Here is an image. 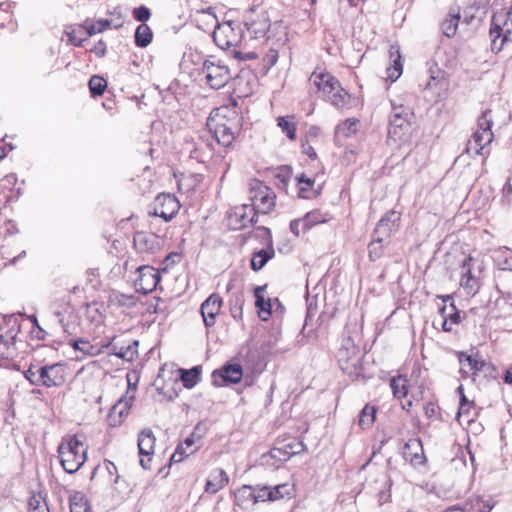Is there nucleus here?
Here are the masks:
<instances>
[{"mask_svg":"<svg viewBox=\"0 0 512 512\" xmlns=\"http://www.w3.org/2000/svg\"><path fill=\"white\" fill-rule=\"evenodd\" d=\"M58 453L63 469L67 473L73 474L85 463L87 449L77 436H72L61 442L58 446Z\"/></svg>","mask_w":512,"mask_h":512,"instance_id":"nucleus-1","label":"nucleus"},{"mask_svg":"<svg viewBox=\"0 0 512 512\" xmlns=\"http://www.w3.org/2000/svg\"><path fill=\"white\" fill-rule=\"evenodd\" d=\"M206 14L210 22L216 23L213 40L219 48L227 50L236 47L241 42L243 31L240 23L234 21L218 23L216 15L211 12V8L208 9Z\"/></svg>","mask_w":512,"mask_h":512,"instance_id":"nucleus-2","label":"nucleus"},{"mask_svg":"<svg viewBox=\"0 0 512 512\" xmlns=\"http://www.w3.org/2000/svg\"><path fill=\"white\" fill-rule=\"evenodd\" d=\"M414 118L415 115L409 107L392 102L388 129L389 137L395 140L401 138L404 132L411 126Z\"/></svg>","mask_w":512,"mask_h":512,"instance_id":"nucleus-3","label":"nucleus"},{"mask_svg":"<svg viewBox=\"0 0 512 512\" xmlns=\"http://www.w3.org/2000/svg\"><path fill=\"white\" fill-rule=\"evenodd\" d=\"M250 200L258 213L268 214L275 207L276 195L274 191L260 181L250 184Z\"/></svg>","mask_w":512,"mask_h":512,"instance_id":"nucleus-4","label":"nucleus"},{"mask_svg":"<svg viewBox=\"0 0 512 512\" xmlns=\"http://www.w3.org/2000/svg\"><path fill=\"white\" fill-rule=\"evenodd\" d=\"M201 73L205 76L206 83L213 89L224 87L231 78L229 68L221 60H205Z\"/></svg>","mask_w":512,"mask_h":512,"instance_id":"nucleus-5","label":"nucleus"},{"mask_svg":"<svg viewBox=\"0 0 512 512\" xmlns=\"http://www.w3.org/2000/svg\"><path fill=\"white\" fill-rule=\"evenodd\" d=\"M477 263V261L469 256L467 257L463 263H462V266H461V286L463 287V289L466 291V293L468 295H472L474 296L480 289V286H481V282H480V278H479V274L481 272V266L478 265L477 266V271L478 273H476V267H475V264Z\"/></svg>","mask_w":512,"mask_h":512,"instance_id":"nucleus-6","label":"nucleus"},{"mask_svg":"<svg viewBox=\"0 0 512 512\" xmlns=\"http://www.w3.org/2000/svg\"><path fill=\"white\" fill-rule=\"evenodd\" d=\"M180 204L175 196L169 193L159 194L153 203V209L149 213L158 216L166 222L170 221L179 211Z\"/></svg>","mask_w":512,"mask_h":512,"instance_id":"nucleus-7","label":"nucleus"},{"mask_svg":"<svg viewBox=\"0 0 512 512\" xmlns=\"http://www.w3.org/2000/svg\"><path fill=\"white\" fill-rule=\"evenodd\" d=\"M137 277L134 280V286L137 292L148 294L155 290L159 281V272L151 266H141L136 271Z\"/></svg>","mask_w":512,"mask_h":512,"instance_id":"nucleus-8","label":"nucleus"},{"mask_svg":"<svg viewBox=\"0 0 512 512\" xmlns=\"http://www.w3.org/2000/svg\"><path fill=\"white\" fill-rule=\"evenodd\" d=\"M40 372L41 386L57 387L66 381V367L62 363L44 365L38 369Z\"/></svg>","mask_w":512,"mask_h":512,"instance_id":"nucleus-9","label":"nucleus"},{"mask_svg":"<svg viewBox=\"0 0 512 512\" xmlns=\"http://www.w3.org/2000/svg\"><path fill=\"white\" fill-rule=\"evenodd\" d=\"M55 321L61 326L67 336L76 335L79 329V317L70 305L53 312Z\"/></svg>","mask_w":512,"mask_h":512,"instance_id":"nucleus-10","label":"nucleus"},{"mask_svg":"<svg viewBox=\"0 0 512 512\" xmlns=\"http://www.w3.org/2000/svg\"><path fill=\"white\" fill-rule=\"evenodd\" d=\"M243 377V370L240 364H226L221 369L212 373V381L215 386L225 384H237Z\"/></svg>","mask_w":512,"mask_h":512,"instance_id":"nucleus-11","label":"nucleus"},{"mask_svg":"<svg viewBox=\"0 0 512 512\" xmlns=\"http://www.w3.org/2000/svg\"><path fill=\"white\" fill-rule=\"evenodd\" d=\"M258 231H260L262 236L265 238L267 249H261L253 254L251 259V268L254 271L262 269L275 254L270 230L266 227H259Z\"/></svg>","mask_w":512,"mask_h":512,"instance_id":"nucleus-12","label":"nucleus"},{"mask_svg":"<svg viewBox=\"0 0 512 512\" xmlns=\"http://www.w3.org/2000/svg\"><path fill=\"white\" fill-rule=\"evenodd\" d=\"M134 246L140 253H155L160 249L162 240L152 232L140 231L134 235Z\"/></svg>","mask_w":512,"mask_h":512,"instance_id":"nucleus-13","label":"nucleus"},{"mask_svg":"<svg viewBox=\"0 0 512 512\" xmlns=\"http://www.w3.org/2000/svg\"><path fill=\"white\" fill-rule=\"evenodd\" d=\"M222 306V298L216 294H211L201 305V314L206 327L215 324L216 316L219 314Z\"/></svg>","mask_w":512,"mask_h":512,"instance_id":"nucleus-14","label":"nucleus"},{"mask_svg":"<svg viewBox=\"0 0 512 512\" xmlns=\"http://www.w3.org/2000/svg\"><path fill=\"white\" fill-rule=\"evenodd\" d=\"M403 457L413 466L422 465L426 461L422 441L418 438L408 440L403 447Z\"/></svg>","mask_w":512,"mask_h":512,"instance_id":"nucleus-15","label":"nucleus"},{"mask_svg":"<svg viewBox=\"0 0 512 512\" xmlns=\"http://www.w3.org/2000/svg\"><path fill=\"white\" fill-rule=\"evenodd\" d=\"M399 220L400 215L396 211L390 210L379 220L373 235L388 240L392 232L397 229Z\"/></svg>","mask_w":512,"mask_h":512,"instance_id":"nucleus-16","label":"nucleus"},{"mask_svg":"<svg viewBox=\"0 0 512 512\" xmlns=\"http://www.w3.org/2000/svg\"><path fill=\"white\" fill-rule=\"evenodd\" d=\"M310 81L325 97L329 96L340 84L329 72H317L316 70L311 74Z\"/></svg>","mask_w":512,"mask_h":512,"instance_id":"nucleus-17","label":"nucleus"},{"mask_svg":"<svg viewBox=\"0 0 512 512\" xmlns=\"http://www.w3.org/2000/svg\"><path fill=\"white\" fill-rule=\"evenodd\" d=\"M306 449V445L302 441L293 440L290 443H286L281 447H274L270 451L272 458L279 461H287L293 455L299 454Z\"/></svg>","mask_w":512,"mask_h":512,"instance_id":"nucleus-18","label":"nucleus"},{"mask_svg":"<svg viewBox=\"0 0 512 512\" xmlns=\"http://www.w3.org/2000/svg\"><path fill=\"white\" fill-rule=\"evenodd\" d=\"M236 132V126L233 128L227 122H222L215 125L213 135L220 145L229 147L235 140Z\"/></svg>","mask_w":512,"mask_h":512,"instance_id":"nucleus-19","label":"nucleus"},{"mask_svg":"<svg viewBox=\"0 0 512 512\" xmlns=\"http://www.w3.org/2000/svg\"><path fill=\"white\" fill-rule=\"evenodd\" d=\"M257 213L252 204H243L236 207L234 216L239 222V228H245L248 224L254 225L257 222Z\"/></svg>","mask_w":512,"mask_h":512,"instance_id":"nucleus-20","label":"nucleus"},{"mask_svg":"<svg viewBox=\"0 0 512 512\" xmlns=\"http://www.w3.org/2000/svg\"><path fill=\"white\" fill-rule=\"evenodd\" d=\"M229 482V477L223 469L212 471L207 479L205 491L211 494L218 492Z\"/></svg>","mask_w":512,"mask_h":512,"instance_id":"nucleus-21","label":"nucleus"},{"mask_svg":"<svg viewBox=\"0 0 512 512\" xmlns=\"http://www.w3.org/2000/svg\"><path fill=\"white\" fill-rule=\"evenodd\" d=\"M155 436L151 429H144L138 435V449L140 456H152L155 447Z\"/></svg>","mask_w":512,"mask_h":512,"instance_id":"nucleus-22","label":"nucleus"},{"mask_svg":"<svg viewBox=\"0 0 512 512\" xmlns=\"http://www.w3.org/2000/svg\"><path fill=\"white\" fill-rule=\"evenodd\" d=\"M133 397L127 399H120L111 409L109 414L110 425L116 426L122 422L124 416L128 414V410L131 407Z\"/></svg>","mask_w":512,"mask_h":512,"instance_id":"nucleus-23","label":"nucleus"},{"mask_svg":"<svg viewBox=\"0 0 512 512\" xmlns=\"http://www.w3.org/2000/svg\"><path fill=\"white\" fill-rule=\"evenodd\" d=\"M235 501L243 509L255 505V494L252 486L244 485L235 492Z\"/></svg>","mask_w":512,"mask_h":512,"instance_id":"nucleus-24","label":"nucleus"},{"mask_svg":"<svg viewBox=\"0 0 512 512\" xmlns=\"http://www.w3.org/2000/svg\"><path fill=\"white\" fill-rule=\"evenodd\" d=\"M180 380L187 389L193 388L201 379V367L194 366L191 369H179Z\"/></svg>","mask_w":512,"mask_h":512,"instance_id":"nucleus-25","label":"nucleus"},{"mask_svg":"<svg viewBox=\"0 0 512 512\" xmlns=\"http://www.w3.org/2000/svg\"><path fill=\"white\" fill-rule=\"evenodd\" d=\"M277 126L281 129V131L286 134V136L290 140H295L296 138V126L297 123L295 121V116L287 115L280 116L277 118Z\"/></svg>","mask_w":512,"mask_h":512,"instance_id":"nucleus-26","label":"nucleus"},{"mask_svg":"<svg viewBox=\"0 0 512 512\" xmlns=\"http://www.w3.org/2000/svg\"><path fill=\"white\" fill-rule=\"evenodd\" d=\"M328 101L336 108H343L348 105L350 95L339 84L335 90L327 96Z\"/></svg>","mask_w":512,"mask_h":512,"instance_id":"nucleus-27","label":"nucleus"},{"mask_svg":"<svg viewBox=\"0 0 512 512\" xmlns=\"http://www.w3.org/2000/svg\"><path fill=\"white\" fill-rule=\"evenodd\" d=\"M195 433H192L190 436H188L185 441L182 444H179L175 450V452L171 456L172 462H181L184 458V456H188L189 454L193 453L195 450H190L189 452L186 451V449H190L194 443Z\"/></svg>","mask_w":512,"mask_h":512,"instance_id":"nucleus-28","label":"nucleus"},{"mask_svg":"<svg viewBox=\"0 0 512 512\" xmlns=\"http://www.w3.org/2000/svg\"><path fill=\"white\" fill-rule=\"evenodd\" d=\"M153 33L146 24H140L135 31V44L137 47L144 48L152 41Z\"/></svg>","mask_w":512,"mask_h":512,"instance_id":"nucleus-29","label":"nucleus"},{"mask_svg":"<svg viewBox=\"0 0 512 512\" xmlns=\"http://www.w3.org/2000/svg\"><path fill=\"white\" fill-rule=\"evenodd\" d=\"M359 121L354 118L346 119L344 122L338 124L335 128L336 137H350L355 134L358 128Z\"/></svg>","mask_w":512,"mask_h":512,"instance_id":"nucleus-30","label":"nucleus"},{"mask_svg":"<svg viewBox=\"0 0 512 512\" xmlns=\"http://www.w3.org/2000/svg\"><path fill=\"white\" fill-rule=\"evenodd\" d=\"M390 56H395V58L393 60V66L388 68V78L391 79V81H396L402 74L401 55L399 48L392 46L390 49Z\"/></svg>","mask_w":512,"mask_h":512,"instance_id":"nucleus-31","label":"nucleus"},{"mask_svg":"<svg viewBox=\"0 0 512 512\" xmlns=\"http://www.w3.org/2000/svg\"><path fill=\"white\" fill-rule=\"evenodd\" d=\"M460 20L459 13H450L441 23V29L445 36L452 37L456 34L458 23Z\"/></svg>","mask_w":512,"mask_h":512,"instance_id":"nucleus-32","label":"nucleus"},{"mask_svg":"<svg viewBox=\"0 0 512 512\" xmlns=\"http://www.w3.org/2000/svg\"><path fill=\"white\" fill-rule=\"evenodd\" d=\"M493 133L492 131H480L477 130L472 135V139L475 142V154H481V151L484 147L490 144L493 141Z\"/></svg>","mask_w":512,"mask_h":512,"instance_id":"nucleus-33","label":"nucleus"},{"mask_svg":"<svg viewBox=\"0 0 512 512\" xmlns=\"http://www.w3.org/2000/svg\"><path fill=\"white\" fill-rule=\"evenodd\" d=\"M388 240L377 237L373 235L371 242L368 245L369 250V258L371 261H376L383 255L384 252V244L387 243Z\"/></svg>","mask_w":512,"mask_h":512,"instance_id":"nucleus-34","label":"nucleus"},{"mask_svg":"<svg viewBox=\"0 0 512 512\" xmlns=\"http://www.w3.org/2000/svg\"><path fill=\"white\" fill-rule=\"evenodd\" d=\"M376 408L369 404L365 405L359 415L358 423L363 429H368L372 426L376 417Z\"/></svg>","mask_w":512,"mask_h":512,"instance_id":"nucleus-35","label":"nucleus"},{"mask_svg":"<svg viewBox=\"0 0 512 512\" xmlns=\"http://www.w3.org/2000/svg\"><path fill=\"white\" fill-rule=\"evenodd\" d=\"M271 501H277L285 497H292L294 494V486L288 483H283L270 487Z\"/></svg>","mask_w":512,"mask_h":512,"instance_id":"nucleus-36","label":"nucleus"},{"mask_svg":"<svg viewBox=\"0 0 512 512\" xmlns=\"http://www.w3.org/2000/svg\"><path fill=\"white\" fill-rule=\"evenodd\" d=\"M459 361L462 365H464V362H467L469 370L473 371L474 373L483 371L484 368L488 365L484 360H478L473 355H468L464 352L459 354Z\"/></svg>","mask_w":512,"mask_h":512,"instance_id":"nucleus-37","label":"nucleus"},{"mask_svg":"<svg viewBox=\"0 0 512 512\" xmlns=\"http://www.w3.org/2000/svg\"><path fill=\"white\" fill-rule=\"evenodd\" d=\"M304 230H309L313 226L325 223L327 221V214H323L320 210H313L308 212L303 218Z\"/></svg>","mask_w":512,"mask_h":512,"instance_id":"nucleus-38","label":"nucleus"},{"mask_svg":"<svg viewBox=\"0 0 512 512\" xmlns=\"http://www.w3.org/2000/svg\"><path fill=\"white\" fill-rule=\"evenodd\" d=\"M107 87V81L100 76L94 75L89 80V89L92 97H99L103 95Z\"/></svg>","mask_w":512,"mask_h":512,"instance_id":"nucleus-39","label":"nucleus"},{"mask_svg":"<svg viewBox=\"0 0 512 512\" xmlns=\"http://www.w3.org/2000/svg\"><path fill=\"white\" fill-rule=\"evenodd\" d=\"M296 181L299 187V196L305 199L310 198L309 192L314 185V179L301 174L296 177Z\"/></svg>","mask_w":512,"mask_h":512,"instance_id":"nucleus-40","label":"nucleus"},{"mask_svg":"<svg viewBox=\"0 0 512 512\" xmlns=\"http://www.w3.org/2000/svg\"><path fill=\"white\" fill-rule=\"evenodd\" d=\"M80 343V352L85 356H97L103 351V348L105 347L104 345L91 344L86 339H81Z\"/></svg>","mask_w":512,"mask_h":512,"instance_id":"nucleus-41","label":"nucleus"},{"mask_svg":"<svg viewBox=\"0 0 512 512\" xmlns=\"http://www.w3.org/2000/svg\"><path fill=\"white\" fill-rule=\"evenodd\" d=\"M406 380L402 377L392 378L390 381V387L393 395L397 398H403L407 395V387L405 384Z\"/></svg>","mask_w":512,"mask_h":512,"instance_id":"nucleus-42","label":"nucleus"},{"mask_svg":"<svg viewBox=\"0 0 512 512\" xmlns=\"http://www.w3.org/2000/svg\"><path fill=\"white\" fill-rule=\"evenodd\" d=\"M29 512H50L41 495H33L29 500Z\"/></svg>","mask_w":512,"mask_h":512,"instance_id":"nucleus-43","label":"nucleus"},{"mask_svg":"<svg viewBox=\"0 0 512 512\" xmlns=\"http://www.w3.org/2000/svg\"><path fill=\"white\" fill-rule=\"evenodd\" d=\"M111 24V20L108 19H99L96 23H88L85 22V28L89 35H94L104 31Z\"/></svg>","mask_w":512,"mask_h":512,"instance_id":"nucleus-44","label":"nucleus"},{"mask_svg":"<svg viewBox=\"0 0 512 512\" xmlns=\"http://www.w3.org/2000/svg\"><path fill=\"white\" fill-rule=\"evenodd\" d=\"M493 120L491 110H485L478 119V129L480 131H491Z\"/></svg>","mask_w":512,"mask_h":512,"instance_id":"nucleus-45","label":"nucleus"},{"mask_svg":"<svg viewBox=\"0 0 512 512\" xmlns=\"http://www.w3.org/2000/svg\"><path fill=\"white\" fill-rule=\"evenodd\" d=\"M254 494H255V503L271 501V492L270 486H255Z\"/></svg>","mask_w":512,"mask_h":512,"instance_id":"nucleus-46","label":"nucleus"},{"mask_svg":"<svg viewBox=\"0 0 512 512\" xmlns=\"http://www.w3.org/2000/svg\"><path fill=\"white\" fill-rule=\"evenodd\" d=\"M70 512H91L88 503L82 497H74L70 501Z\"/></svg>","mask_w":512,"mask_h":512,"instance_id":"nucleus-47","label":"nucleus"},{"mask_svg":"<svg viewBox=\"0 0 512 512\" xmlns=\"http://www.w3.org/2000/svg\"><path fill=\"white\" fill-rule=\"evenodd\" d=\"M134 19L141 22V24H145L146 21L149 20L151 16V12L148 7L141 5L138 8H135L132 12Z\"/></svg>","mask_w":512,"mask_h":512,"instance_id":"nucleus-48","label":"nucleus"},{"mask_svg":"<svg viewBox=\"0 0 512 512\" xmlns=\"http://www.w3.org/2000/svg\"><path fill=\"white\" fill-rule=\"evenodd\" d=\"M505 31L503 33V38L501 41V45L506 42H512V7L507 14V19L504 23Z\"/></svg>","mask_w":512,"mask_h":512,"instance_id":"nucleus-49","label":"nucleus"},{"mask_svg":"<svg viewBox=\"0 0 512 512\" xmlns=\"http://www.w3.org/2000/svg\"><path fill=\"white\" fill-rule=\"evenodd\" d=\"M25 379L29 381L31 385L41 386L40 372L34 370L33 367H29L23 372Z\"/></svg>","mask_w":512,"mask_h":512,"instance_id":"nucleus-50","label":"nucleus"},{"mask_svg":"<svg viewBox=\"0 0 512 512\" xmlns=\"http://www.w3.org/2000/svg\"><path fill=\"white\" fill-rule=\"evenodd\" d=\"M301 230L305 231L304 230V220L302 218L301 219L292 220L291 223H290V231L294 235L299 236Z\"/></svg>","mask_w":512,"mask_h":512,"instance_id":"nucleus-51","label":"nucleus"},{"mask_svg":"<svg viewBox=\"0 0 512 512\" xmlns=\"http://www.w3.org/2000/svg\"><path fill=\"white\" fill-rule=\"evenodd\" d=\"M457 391L460 394V406H459V410H458V416H461L462 415V411L464 410V407L469 405V401L467 400V398H466V396L464 394V389H463L462 385H460L457 388Z\"/></svg>","mask_w":512,"mask_h":512,"instance_id":"nucleus-52","label":"nucleus"},{"mask_svg":"<svg viewBox=\"0 0 512 512\" xmlns=\"http://www.w3.org/2000/svg\"><path fill=\"white\" fill-rule=\"evenodd\" d=\"M256 292H258V289L256 290ZM256 306L259 307L261 309V311H265L267 312L268 314H270V303L269 301L266 302L264 297L258 295V293H256Z\"/></svg>","mask_w":512,"mask_h":512,"instance_id":"nucleus-53","label":"nucleus"},{"mask_svg":"<svg viewBox=\"0 0 512 512\" xmlns=\"http://www.w3.org/2000/svg\"><path fill=\"white\" fill-rule=\"evenodd\" d=\"M502 31H503V29L501 28L500 25L492 23L491 28H490V36L493 38L492 39L493 45L495 44L496 39L502 35Z\"/></svg>","mask_w":512,"mask_h":512,"instance_id":"nucleus-54","label":"nucleus"},{"mask_svg":"<svg viewBox=\"0 0 512 512\" xmlns=\"http://www.w3.org/2000/svg\"><path fill=\"white\" fill-rule=\"evenodd\" d=\"M446 309H447L446 306H443L439 309V312L442 315V317L444 318L443 323H442L443 331L450 332L452 330V327H451V322L448 320L447 315L445 314Z\"/></svg>","mask_w":512,"mask_h":512,"instance_id":"nucleus-55","label":"nucleus"},{"mask_svg":"<svg viewBox=\"0 0 512 512\" xmlns=\"http://www.w3.org/2000/svg\"><path fill=\"white\" fill-rule=\"evenodd\" d=\"M302 153L307 155L312 160L316 159L317 157L314 148L308 143H302Z\"/></svg>","mask_w":512,"mask_h":512,"instance_id":"nucleus-56","label":"nucleus"},{"mask_svg":"<svg viewBox=\"0 0 512 512\" xmlns=\"http://www.w3.org/2000/svg\"><path fill=\"white\" fill-rule=\"evenodd\" d=\"M451 308L453 312L448 315V320L451 324H458L461 320L460 312L455 308L453 303L451 304Z\"/></svg>","mask_w":512,"mask_h":512,"instance_id":"nucleus-57","label":"nucleus"},{"mask_svg":"<svg viewBox=\"0 0 512 512\" xmlns=\"http://www.w3.org/2000/svg\"><path fill=\"white\" fill-rule=\"evenodd\" d=\"M494 507L489 501L479 500L477 502V508L479 512H490Z\"/></svg>","mask_w":512,"mask_h":512,"instance_id":"nucleus-58","label":"nucleus"},{"mask_svg":"<svg viewBox=\"0 0 512 512\" xmlns=\"http://www.w3.org/2000/svg\"><path fill=\"white\" fill-rule=\"evenodd\" d=\"M425 415L432 418L436 413V407L433 403H427L424 407Z\"/></svg>","mask_w":512,"mask_h":512,"instance_id":"nucleus-59","label":"nucleus"},{"mask_svg":"<svg viewBox=\"0 0 512 512\" xmlns=\"http://www.w3.org/2000/svg\"><path fill=\"white\" fill-rule=\"evenodd\" d=\"M465 153L472 157H475L478 155V154H475V142L472 138L467 143Z\"/></svg>","mask_w":512,"mask_h":512,"instance_id":"nucleus-60","label":"nucleus"},{"mask_svg":"<svg viewBox=\"0 0 512 512\" xmlns=\"http://www.w3.org/2000/svg\"><path fill=\"white\" fill-rule=\"evenodd\" d=\"M104 467L110 475L117 473V467L115 466V464L113 462H111L109 460H105Z\"/></svg>","mask_w":512,"mask_h":512,"instance_id":"nucleus-61","label":"nucleus"},{"mask_svg":"<svg viewBox=\"0 0 512 512\" xmlns=\"http://www.w3.org/2000/svg\"><path fill=\"white\" fill-rule=\"evenodd\" d=\"M147 457H148L147 459H144V458L140 459V465L144 469H150L151 456H147Z\"/></svg>","mask_w":512,"mask_h":512,"instance_id":"nucleus-62","label":"nucleus"},{"mask_svg":"<svg viewBox=\"0 0 512 512\" xmlns=\"http://www.w3.org/2000/svg\"><path fill=\"white\" fill-rule=\"evenodd\" d=\"M504 379L506 383L512 384V367L506 371Z\"/></svg>","mask_w":512,"mask_h":512,"instance_id":"nucleus-63","label":"nucleus"},{"mask_svg":"<svg viewBox=\"0 0 512 512\" xmlns=\"http://www.w3.org/2000/svg\"><path fill=\"white\" fill-rule=\"evenodd\" d=\"M81 339H77V340H71L70 341V345L77 351L80 352V348H81V343H80Z\"/></svg>","mask_w":512,"mask_h":512,"instance_id":"nucleus-64","label":"nucleus"}]
</instances>
